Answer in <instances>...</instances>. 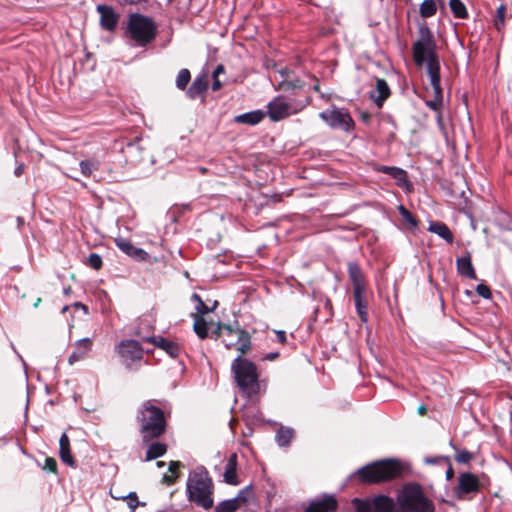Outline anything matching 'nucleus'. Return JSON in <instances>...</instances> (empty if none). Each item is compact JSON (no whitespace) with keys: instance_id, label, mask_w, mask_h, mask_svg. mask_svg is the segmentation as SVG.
I'll list each match as a JSON object with an SVG mask.
<instances>
[{"instance_id":"423d86ee","label":"nucleus","mask_w":512,"mask_h":512,"mask_svg":"<svg viewBox=\"0 0 512 512\" xmlns=\"http://www.w3.org/2000/svg\"><path fill=\"white\" fill-rule=\"evenodd\" d=\"M398 503L407 512H435L434 503L424 495L417 483L406 484L398 495Z\"/></svg>"},{"instance_id":"72a5a7b5","label":"nucleus","mask_w":512,"mask_h":512,"mask_svg":"<svg viewBox=\"0 0 512 512\" xmlns=\"http://www.w3.org/2000/svg\"><path fill=\"white\" fill-rule=\"evenodd\" d=\"M212 91H218L223 83L225 82V68L222 64H219L212 72Z\"/></svg>"},{"instance_id":"c9c22d12","label":"nucleus","mask_w":512,"mask_h":512,"mask_svg":"<svg viewBox=\"0 0 512 512\" xmlns=\"http://www.w3.org/2000/svg\"><path fill=\"white\" fill-rule=\"evenodd\" d=\"M425 103H426V105L430 109H432V110L437 112V116H436L437 123L442 128L443 124H442V116H441V113H440V109L444 105V98H430V99H426Z\"/></svg>"},{"instance_id":"49530a36","label":"nucleus","mask_w":512,"mask_h":512,"mask_svg":"<svg viewBox=\"0 0 512 512\" xmlns=\"http://www.w3.org/2000/svg\"><path fill=\"white\" fill-rule=\"evenodd\" d=\"M398 209L404 221H406L412 227L417 226L418 222L409 210H407L403 205H400Z\"/></svg>"},{"instance_id":"b1692460","label":"nucleus","mask_w":512,"mask_h":512,"mask_svg":"<svg viewBox=\"0 0 512 512\" xmlns=\"http://www.w3.org/2000/svg\"><path fill=\"white\" fill-rule=\"evenodd\" d=\"M209 79L210 77L208 72L202 71L199 73L189 88L190 96H196L205 93L209 87Z\"/></svg>"},{"instance_id":"8fccbe9b","label":"nucleus","mask_w":512,"mask_h":512,"mask_svg":"<svg viewBox=\"0 0 512 512\" xmlns=\"http://www.w3.org/2000/svg\"><path fill=\"white\" fill-rule=\"evenodd\" d=\"M88 264L95 270L100 269L103 264L101 256L97 253H91L88 257Z\"/></svg>"},{"instance_id":"6e6552de","label":"nucleus","mask_w":512,"mask_h":512,"mask_svg":"<svg viewBox=\"0 0 512 512\" xmlns=\"http://www.w3.org/2000/svg\"><path fill=\"white\" fill-rule=\"evenodd\" d=\"M321 120L332 130L350 133L355 128V122L349 111L345 108L332 106L319 113Z\"/></svg>"},{"instance_id":"f3484780","label":"nucleus","mask_w":512,"mask_h":512,"mask_svg":"<svg viewBox=\"0 0 512 512\" xmlns=\"http://www.w3.org/2000/svg\"><path fill=\"white\" fill-rule=\"evenodd\" d=\"M337 508V501L333 495H325L310 503L305 512H331Z\"/></svg>"},{"instance_id":"ddd939ff","label":"nucleus","mask_w":512,"mask_h":512,"mask_svg":"<svg viewBox=\"0 0 512 512\" xmlns=\"http://www.w3.org/2000/svg\"><path fill=\"white\" fill-rule=\"evenodd\" d=\"M115 244L119 250L137 261H145L149 258V254L142 248L136 247L133 243L123 237L115 239Z\"/></svg>"},{"instance_id":"c756f323","label":"nucleus","mask_w":512,"mask_h":512,"mask_svg":"<svg viewBox=\"0 0 512 512\" xmlns=\"http://www.w3.org/2000/svg\"><path fill=\"white\" fill-rule=\"evenodd\" d=\"M373 512H394V501L385 495H378L372 499Z\"/></svg>"},{"instance_id":"2f4dec72","label":"nucleus","mask_w":512,"mask_h":512,"mask_svg":"<svg viewBox=\"0 0 512 512\" xmlns=\"http://www.w3.org/2000/svg\"><path fill=\"white\" fill-rule=\"evenodd\" d=\"M111 497L117 500H127L129 509L134 512L138 506H145V502H139L136 492H129L127 495H115L113 488L110 489Z\"/></svg>"},{"instance_id":"4d7b16f0","label":"nucleus","mask_w":512,"mask_h":512,"mask_svg":"<svg viewBox=\"0 0 512 512\" xmlns=\"http://www.w3.org/2000/svg\"><path fill=\"white\" fill-rule=\"evenodd\" d=\"M447 465V470L445 473V478L447 481H450L454 477V470L452 468L451 460L449 459V463H445Z\"/></svg>"},{"instance_id":"f8f14e48","label":"nucleus","mask_w":512,"mask_h":512,"mask_svg":"<svg viewBox=\"0 0 512 512\" xmlns=\"http://www.w3.org/2000/svg\"><path fill=\"white\" fill-rule=\"evenodd\" d=\"M100 15V26L107 31H114L119 21V14L112 6L98 5L96 7Z\"/></svg>"},{"instance_id":"37998d69","label":"nucleus","mask_w":512,"mask_h":512,"mask_svg":"<svg viewBox=\"0 0 512 512\" xmlns=\"http://www.w3.org/2000/svg\"><path fill=\"white\" fill-rule=\"evenodd\" d=\"M356 512H373L372 499H359L352 500Z\"/></svg>"},{"instance_id":"e433bc0d","label":"nucleus","mask_w":512,"mask_h":512,"mask_svg":"<svg viewBox=\"0 0 512 512\" xmlns=\"http://www.w3.org/2000/svg\"><path fill=\"white\" fill-rule=\"evenodd\" d=\"M191 300L193 302L196 303V306H195V309L197 311L198 314L200 315H204V314H207V313H210L213 311V309L216 308L218 302L215 301L214 304H213V307L212 308H209L202 300V298L200 297V295H198L197 293H193L192 296H191Z\"/></svg>"},{"instance_id":"a211bd4d","label":"nucleus","mask_w":512,"mask_h":512,"mask_svg":"<svg viewBox=\"0 0 512 512\" xmlns=\"http://www.w3.org/2000/svg\"><path fill=\"white\" fill-rule=\"evenodd\" d=\"M93 341L91 338H82L76 341L75 350L70 354L68 363L70 365L75 364L78 361L83 360L87 353L92 349Z\"/></svg>"},{"instance_id":"ea45409f","label":"nucleus","mask_w":512,"mask_h":512,"mask_svg":"<svg viewBox=\"0 0 512 512\" xmlns=\"http://www.w3.org/2000/svg\"><path fill=\"white\" fill-rule=\"evenodd\" d=\"M191 80V73L188 69L186 68H183L181 69L177 76H176V80H175V84H176V87L179 89V90H185L187 85L189 84Z\"/></svg>"},{"instance_id":"aec40b11","label":"nucleus","mask_w":512,"mask_h":512,"mask_svg":"<svg viewBox=\"0 0 512 512\" xmlns=\"http://www.w3.org/2000/svg\"><path fill=\"white\" fill-rule=\"evenodd\" d=\"M223 341L228 349L235 347L242 354L246 353L251 348V337L244 329L237 328V340L235 342L227 339Z\"/></svg>"},{"instance_id":"39448f33","label":"nucleus","mask_w":512,"mask_h":512,"mask_svg":"<svg viewBox=\"0 0 512 512\" xmlns=\"http://www.w3.org/2000/svg\"><path fill=\"white\" fill-rule=\"evenodd\" d=\"M231 371L238 387L243 393L249 397L258 393L257 367L252 361L239 355L233 360Z\"/></svg>"},{"instance_id":"9b49d317","label":"nucleus","mask_w":512,"mask_h":512,"mask_svg":"<svg viewBox=\"0 0 512 512\" xmlns=\"http://www.w3.org/2000/svg\"><path fill=\"white\" fill-rule=\"evenodd\" d=\"M481 489V482L477 475L471 472H462L458 476V483L453 488V494L458 500H463L468 495H475Z\"/></svg>"},{"instance_id":"f704fd0d","label":"nucleus","mask_w":512,"mask_h":512,"mask_svg":"<svg viewBox=\"0 0 512 512\" xmlns=\"http://www.w3.org/2000/svg\"><path fill=\"white\" fill-rule=\"evenodd\" d=\"M240 496L232 499L224 500L218 503L215 508L216 512H235L239 507Z\"/></svg>"},{"instance_id":"338daca9","label":"nucleus","mask_w":512,"mask_h":512,"mask_svg":"<svg viewBox=\"0 0 512 512\" xmlns=\"http://www.w3.org/2000/svg\"><path fill=\"white\" fill-rule=\"evenodd\" d=\"M504 217H505V218H507V219L509 220V223H507L506 227H507L508 229H512V219L510 218V216H509V215H506V214H504Z\"/></svg>"},{"instance_id":"2eb2a0df","label":"nucleus","mask_w":512,"mask_h":512,"mask_svg":"<svg viewBox=\"0 0 512 512\" xmlns=\"http://www.w3.org/2000/svg\"><path fill=\"white\" fill-rule=\"evenodd\" d=\"M347 270L349 279L353 285V291H366V280L358 263L355 261L348 262Z\"/></svg>"},{"instance_id":"7ed1b4c3","label":"nucleus","mask_w":512,"mask_h":512,"mask_svg":"<svg viewBox=\"0 0 512 512\" xmlns=\"http://www.w3.org/2000/svg\"><path fill=\"white\" fill-rule=\"evenodd\" d=\"M137 423L143 443L148 444L159 438L166 430L164 411L153 404V400L144 401L137 410Z\"/></svg>"},{"instance_id":"0e129e2a","label":"nucleus","mask_w":512,"mask_h":512,"mask_svg":"<svg viewBox=\"0 0 512 512\" xmlns=\"http://www.w3.org/2000/svg\"><path fill=\"white\" fill-rule=\"evenodd\" d=\"M116 1L122 5L136 4L138 2V0H116Z\"/></svg>"},{"instance_id":"4be33fe9","label":"nucleus","mask_w":512,"mask_h":512,"mask_svg":"<svg viewBox=\"0 0 512 512\" xmlns=\"http://www.w3.org/2000/svg\"><path fill=\"white\" fill-rule=\"evenodd\" d=\"M353 299L357 315L362 323H367L369 320L368 315V302L366 291H353Z\"/></svg>"},{"instance_id":"774afa93","label":"nucleus","mask_w":512,"mask_h":512,"mask_svg":"<svg viewBox=\"0 0 512 512\" xmlns=\"http://www.w3.org/2000/svg\"><path fill=\"white\" fill-rule=\"evenodd\" d=\"M313 92H319V84L318 81L315 80V84L312 86Z\"/></svg>"},{"instance_id":"dca6fc26","label":"nucleus","mask_w":512,"mask_h":512,"mask_svg":"<svg viewBox=\"0 0 512 512\" xmlns=\"http://www.w3.org/2000/svg\"><path fill=\"white\" fill-rule=\"evenodd\" d=\"M121 152L126 157V162L137 163L143 159L142 153L144 148L140 145V139L136 138L134 141H129L123 146L121 144Z\"/></svg>"},{"instance_id":"1a4fd4ad","label":"nucleus","mask_w":512,"mask_h":512,"mask_svg":"<svg viewBox=\"0 0 512 512\" xmlns=\"http://www.w3.org/2000/svg\"><path fill=\"white\" fill-rule=\"evenodd\" d=\"M117 352L120 356L121 363L127 370H138L144 354L139 341L133 339L122 340L118 344Z\"/></svg>"},{"instance_id":"a19ab883","label":"nucleus","mask_w":512,"mask_h":512,"mask_svg":"<svg viewBox=\"0 0 512 512\" xmlns=\"http://www.w3.org/2000/svg\"><path fill=\"white\" fill-rule=\"evenodd\" d=\"M183 464L179 461H171L168 466V470L172 473V475H164L162 478V481L166 483L167 485H172L175 483L178 474H176V471L182 467Z\"/></svg>"},{"instance_id":"6e6d98bb","label":"nucleus","mask_w":512,"mask_h":512,"mask_svg":"<svg viewBox=\"0 0 512 512\" xmlns=\"http://www.w3.org/2000/svg\"><path fill=\"white\" fill-rule=\"evenodd\" d=\"M276 339L279 343L284 344L287 341L286 332L284 330H275Z\"/></svg>"},{"instance_id":"9d476101","label":"nucleus","mask_w":512,"mask_h":512,"mask_svg":"<svg viewBox=\"0 0 512 512\" xmlns=\"http://www.w3.org/2000/svg\"><path fill=\"white\" fill-rule=\"evenodd\" d=\"M309 103L308 98L300 104H294L290 98H273L267 105L266 115L273 122H278L286 117L296 114Z\"/></svg>"},{"instance_id":"6ab92c4d","label":"nucleus","mask_w":512,"mask_h":512,"mask_svg":"<svg viewBox=\"0 0 512 512\" xmlns=\"http://www.w3.org/2000/svg\"><path fill=\"white\" fill-rule=\"evenodd\" d=\"M145 341L153 343L156 347L164 350L172 358L178 357L180 353V347L177 343L162 336L147 337Z\"/></svg>"},{"instance_id":"0eeeda50","label":"nucleus","mask_w":512,"mask_h":512,"mask_svg":"<svg viewBox=\"0 0 512 512\" xmlns=\"http://www.w3.org/2000/svg\"><path fill=\"white\" fill-rule=\"evenodd\" d=\"M128 31L131 38L139 45H146L156 36V26L154 22L143 15L133 14L129 18Z\"/></svg>"},{"instance_id":"bb28decb","label":"nucleus","mask_w":512,"mask_h":512,"mask_svg":"<svg viewBox=\"0 0 512 512\" xmlns=\"http://www.w3.org/2000/svg\"><path fill=\"white\" fill-rule=\"evenodd\" d=\"M456 267H457V271L460 275H462L468 279H471V280H475L477 278L475 269L473 267V264L471 262V258L469 255L465 256V257L457 258Z\"/></svg>"},{"instance_id":"c85d7f7f","label":"nucleus","mask_w":512,"mask_h":512,"mask_svg":"<svg viewBox=\"0 0 512 512\" xmlns=\"http://www.w3.org/2000/svg\"><path fill=\"white\" fill-rule=\"evenodd\" d=\"M279 72H280L281 76L283 78H285V80H283L279 83L280 88L283 89L284 91L291 90L293 93H309L310 92L309 90L304 89L303 85L298 84L299 81H297V83H294L292 81L287 80L291 74V71L288 70L287 68L281 69Z\"/></svg>"},{"instance_id":"f03ea898","label":"nucleus","mask_w":512,"mask_h":512,"mask_svg":"<svg viewBox=\"0 0 512 512\" xmlns=\"http://www.w3.org/2000/svg\"><path fill=\"white\" fill-rule=\"evenodd\" d=\"M214 483L208 470L200 465L189 473L186 494L190 502L205 510L213 507Z\"/></svg>"},{"instance_id":"603ef678","label":"nucleus","mask_w":512,"mask_h":512,"mask_svg":"<svg viewBox=\"0 0 512 512\" xmlns=\"http://www.w3.org/2000/svg\"><path fill=\"white\" fill-rule=\"evenodd\" d=\"M424 462L426 464H431V465H437V464H442V463H449V457L448 456H436V457H426L424 459Z\"/></svg>"},{"instance_id":"cd10ccee","label":"nucleus","mask_w":512,"mask_h":512,"mask_svg":"<svg viewBox=\"0 0 512 512\" xmlns=\"http://www.w3.org/2000/svg\"><path fill=\"white\" fill-rule=\"evenodd\" d=\"M375 171L384 173L392 177L398 184L407 181V173L404 169L395 166L377 165Z\"/></svg>"},{"instance_id":"052dcab7","label":"nucleus","mask_w":512,"mask_h":512,"mask_svg":"<svg viewBox=\"0 0 512 512\" xmlns=\"http://www.w3.org/2000/svg\"><path fill=\"white\" fill-rule=\"evenodd\" d=\"M374 103L378 109H381L384 105V102L387 98H372Z\"/></svg>"},{"instance_id":"3c124183","label":"nucleus","mask_w":512,"mask_h":512,"mask_svg":"<svg viewBox=\"0 0 512 512\" xmlns=\"http://www.w3.org/2000/svg\"><path fill=\"white\" fill-rule=\"evenodd\" d=\"M476 292L480 297L484 299H490L492 296L490 288L483 283H480L476 286Z\"/></svg>"},{"instance_id":"a18cd8bd","label":"nucleus","mask_w":512,"mask_h":512,"mask_svg":"<svg viewBox=\"0 0 512 512\" xmlns=\"http://www.w3.org/2000/svg\"><path fill=\"white\" fill-rule=\"evenodd\" d=\"M453 448L456 450L455 460L459 464H468L474 457L473 453H471L470 451H468L466 449L458 450V449H456L455 446H453Z\"/></svg>"},{"instance_id":"bf43d9fd","label":"nucleus","mask_w":512,"mask_h":512,"mask_svg":"<svg viewBox=\"0 0 512 512\" xmlns=\"http://www.w3.org/2000/svg\"><path fill=\"white\" fill-rule=\"evenodd\" d=\"M279 356L278 352H270L264 356V360L273 361Z\"/></svg>"},{"instance_id":"864d4df0","label":"nucleus","mask_w":512,"mask_h":512,"mask_svg":"<svg viewBox=\"0 0 512 512\" xmlns=\"http://www.w3.org/2000/svg\"><path fill=\"white\" fill-rule=\"evenodd\" d=\"M237 328H239V324L235 322V324H219L218 329H223L228 336H232L233 334L237 335Z\"/></svg>"},{"instance_id":"473e14b6","label":"nucleus","mask_w":512,"mask_h":512,"mask_svg":"<svg viewBox=\"0 0 512 512\" xmlns=\"http://www.w3.org/2000/svg\"><path fill=\"white\" fill-rule=\"evenodd\" d=\"M167 451V446L161 442H154L149 445L146 452V461H151L163 456Z\"/></svg>"},{"instance_id":"412c9836","label":"nucleus","mask_w":512,"mask_h":512,"mask_svg":"<svg viewBox=\"0 0 512 512\" xmlns=\"http://www.w3.org/2000/svg\"><path fill=\"white\" fill-rule=\"evenodd\" d=\"M237 465H238V456L236 453L230 454L228 457L225 471L223 474L224 482L236 486L239 484L238 475H237Z\"/></svg>"},{"instance_id":"a878e982","label":"nucleus","mask_w":512,"mask_h":512,"mask_svg":"<svg viewBox=\"0 0 512 512\" xmlns=\"http://www.w3.org/2000/svg\"><path fill=\"white\" fill-rule=\"evenodd\" d=\"M59 456L63 463L69 465L70 467L75 466V461L71 455L70 450V440L66 433H63L59 439Z\"/></svg>"},{"instance_id":"13d9d810","label":"nucleus","mask_w":512,"mask_h":512,"mask_svg":"<svg viewBox=\"0 0 512 512\" xmlns=\"http://www.w3.org/2000/svg\"><path fill=\"white\" fill-rule=\"evenodd\" d=\"M72 307H73L74 309H76V310H77V309H81V310H83V312H84L85 314H87V313H88V307H87L86 305L82 304L81 302H75V303H73V304H72Z\"/></svg>"},{"instance_id":"680f3d73","label":"nucleus","mask_w":512,"mask_h":512,"mask_svg":"<svg viewBox=\"0 0 512 512\" xmlns=\"http://www.w3.org/2000/svg\"><path fill=\"white\" fill-rule=\"evenodd\" d=\"M23 171H24V165L23 164H20L18 165L15 170H14V174L15 176L17 177H20L22 174H23Z\"/></svg>"},{"instance_id":"4c0bfd02","label":"nucleus","mask_w":512,"mask_h":512,"mask_svg":"<svg viewBox=\"0 0 512 512\" xmlns=\"http://www.w3.org/2000/svg\"><path fill=\"white\" fill-rule=\"evenodd\" d=\"M449 6L456 18L465 19L468 17L467 9L461 0H450Z\"/></svg>"},{"instance_id":"58836bf2","label":"nucleus","mask_w":512,"mask_h":512,"mask_svg":"<svg viewBox=\"0 0 512 512\" xmlns=\"http://www.w3.org/2000/svg\"><path fill=\"white\" fill-rule=\"evenodd\" d=\"M194 332L200 339L208 337V325L207 322L201 316H197L194 321Z\"/></svg>"},{"instance_id":"5fc2aeb1","label":"nucleus","mask_w":512,"mask_h":512,"mask_svg":"<svg viewBox=\"0 0 512 512\" xmlns=\"http://www.w3.org/2000/svg\"><path fill=\"white\" fill-rule=\"evenodd\" d=\"M43 469L48 470L50 472H56V469H57L56 460L52 457H47L45 459V464H44Z\"/></svg>"},{"instance_id":"7c9ffc66","label":"nucleus","mask_w":512,"mask_h":512,"mask_svg":"<svg viewBox=\"0 0 512 512\" xmlns=\"http://www.w3.org/2000/svg\"><path fill=\"white\" fill-rule=\"evenodd\" d=\"M294 438V430L290 427L281 426L275 435V442L279 447H289Z\"/></svg>"},{"instance_id":"393cba45","label":"nucleus","mask_w":512,"mask_h":512,"mask_svg":"<svg viewBox=\"0 0 512 512\" xmlns=\"http://www.w3.org/2000/svg\"><path fill=\"white\" fill-rule=\"evenodd\" d=\"M428 231L438 235L440 238H442L449 244H452L454 241V236L451 230L443 222L431 221L429 223Z\"/></svg>"},{"instance_id":"f257e3e1","label":"nucleus","mask_w":512,"mask_h":512,"mask_svg":"<svg viewBox=\"0 0 512 512\" xmlns=\"http://www.w3.org/2000/svg\"><path fill=\"white\" fill-rule=\"evenodd\" d=\"M414 60L418 65H427L428 84L426 90L435 96H441L440 65L435 54V43L430 29L426 26L419 28V38L413 45Z\"/></svg>"},{"instance_id":"20e7f679","label":"nucleus","mask_w":512,"mask_h":512,"mask_svg":"<svg viewBox=\"0 0 512 512\" xmlns=\"http://www.w3.org/2000/svg\"><path fill=\"white\" fill-rule=\"evenodd\" d=\"M400 472L401 466L398 460L385 459L359 468L350 477L357 475L363 483H380L396 478Z\"/></svg>"},{"instance_id":"5701e85b","label":"nucleus","mask_w":512,"mask_h":512,"mask_svg":"<svg viewBox=\"0 0 512 512\" xmlns=\"http://www.w3.org/2000/svg\"><path fill=\"white\" fill-rule=\"evenodd\" d=\"M266 117V112L261 109L249 111L243 114L236 115L234 122L249 126H255L259 124Z\"/></svg>"},{"instance_id":"de8ad7c7","label":"nucleus","mask_w":512,"mask_h":512,"mask_svg":"<svg viewBox=\"0 0 512 512\" xmlns=\"http://www.w3.org/2000/svg\"><path fill=\"white\" fill-rule=\"evenodd\" d=\"M505 14H506V7L504 5H500L496 11L495 27L497 28V30H500L504 26Z\"/></svg>"},{"instance_id":"c03bdc74","label":"nucleus","mask_w":512,"mask_h":512,"mask_svg":"<svg viewBox=\"0 0 512 512\" xmlns=\"http://www.w3.org/2000/svg\"><path fill=\"white\" fill-rule=\"evenodd\" d=\"M82 174L89 177L94 170L98 169L99 164L94 160H83L79 163Z\"/></svg>"},{"instance_id":"e2e57ef3","label":"nucleus","mask_w":512,"mask_h":512,"mask_svg":"<svg viewBox=\"0 0 512 512\" xmlns=\"http://www.w3.org/2000/svg\"><path fill=\"white\" fill-rule=\"evenodd\" d=\"M250 487H251L250 485L246 486L245 488H243L242 490L239 491L237 496H240V500L245 501V499L243 498V494H245V492L248 491L250 489Z\"/></svg>"},{"instance_id":"09e8293b","label":"nucleus","mask_w":512,"mask_h":512,"mask_svg":"<svg viewBox=\"0 0 512 512\" xmlns=\"http://www.w3.org/2000/svg\"><path fill=\"white\" fill-rule=\"evenodd\" d=\"M376 90L378 92V96H389L391 93L387 82L383 79H377Z\"/></svg>"},{"instance_id":"79ce46f5","label":"nucleus","mask_w":512,"mask_h":512,"mask_svg":"<svg viewBox=\"0 0 512 512\" xmlns=\"http://www.w3.org/2000/svg\"><path fill=\"white\" fill-rule=\"evenodd\" d=\"M437 11V5L434 0H424L420 5V14L424 18L433 16Z\"/></svg>"},{"instance_id":"69168bd1","label":"nucleus","mask_w":512,"mask_h":512,"mask_svg":"<svg viewBox=\"0 0 512 512\" xmlns=\"http://www.w3.org/2000/svg\"><path fill=\"white\" fill-rule=\"evenodd\" d=\"M426 411H427V408H426L425 405H421V406L418 407V413L420 415H424L426 413Z\"/></svg>"},{"instance_id":"4468645a","label":"nucleus","mask_w":512,"mask_h":512,"mask_svg":"<svg viewBox=\"0 0 512 512\" xmlns=\"http://www.w3.org/2000/svg\"><path fill=\"white\" fill-rule=\"evenodd\" d=\"M347 270L349 279L353 285V291H366V280L358 263L355 261L348 262Z\"/></svg>"}]
</instances>
